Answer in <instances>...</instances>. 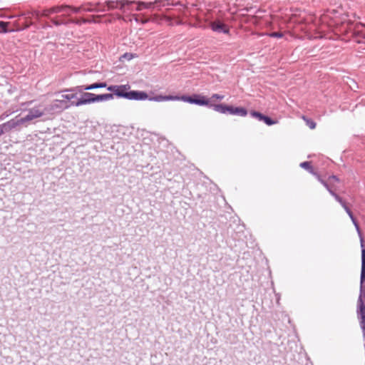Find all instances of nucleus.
Instances as JSON below:
<instances>
[{
  "label": "nucleus",
  "mask_w": 365,
  "mask_h": 365,
  "mask_svg": "<svg viewBox=\"0 0 365 365\" xmlns=\"http://www.w3.org/2000/svg\"><path fill=\"white\" fill-rule=\"evenodd\" d=\"M341 11V9L340 11L327 10L326 13L321 15V25H327L329 27L335 26L336 33H348L346 26L350 24V22L346 21L347 16L342 14Z\"/></svg>",
  "instance_id": "1"
},
{
  "label": "nucleus",
  "mask_w": 365,
  "mask_h": 365,
  "mask_svg": "<svg viewBox=\"0 0 365 365\" xmlns=\"http://www.w3.org/2000/svg\"><path fill=\"white\" fill-rule=\"evenodd\" d=\"M324 185L327 188V190L329 191V192L333 195L335 197V199L341 205V206L344 207L346 213L349 215V217L351 218L352 222L354 223L356 230L361 235V230L359 226L358 222H356V219L354 218L352 212L350 210V209L347 207L346 202L342 200L341 197H340L338 195L336 194V192L339 189L341 186V180L335 175H331L329 176L327 178L324 179L323 180Z\"/></svg>",
  "instance_id": "2"
},
{
  "label": "nucleus",
  "mask_w": 365,
  "mask_h": 365,
  "mask_svg": "<svg viewBox=\"0 0 365 365\" xmlns=\"http://www.w3.org/2000/svg\"><path fill=\"white\" fill-rule=\"evenodd\" d=\"M130 88L128 84L120 86L112 85L108 86L107 90L113 92L112 94H113V96L115 95L118 97L125 98L129 100H145L148 98V94L144 91H128Z\"/></svg>",
  "instance_id": "3"
},
{
  "label": "nucleus",
  "mask_w": 365,
  "mask_h": 365,
  "mask_svg": "<svg viewBox=\"0 0 365 365\" xmlns=\"http://www.w3.org/2000/svg\"><path fill=\"white\" fill-rule=\"evenodd\" d=\"M134 1H130L127 0H122V1H107L106 4H97L95 5L94 9H88L87 10L89 11H108L112 9H114L115 8H118V4H120L119 9L123 11H125V9L127 8L128 10H133L131 6L133 4Z\"/></svg>",
  "instance_id": "4"
},
{
  "label": "nucleus",
  "mask_w": 365,
  "mask_h": 365,
  "mask_svg": "<svg viewBox=\"0 0 365 365\" xmlns=\"http://www.w3.org/2000/svg\"><path fill=\"white\" fill-rule=\"evenodd\" d=\"M181 100L185 102H188L190 103H195L200 106H208L209 101L205 99L204 96H201L200 95H193V96H182L180 98Z\"/></svg>",
  "instance_id": "5"
},
{
  "label": "nucleus",
  "mask_w": 365,
  "mask_h": 365,
  "mask_svg": "<svg viewBox=\"0 0 365 365\" xmlns=\"http://www.w3.org/2000/svg\"><path fill=\"white\" fill-rule=\"evenodd\" d=\"M81 97L77 101H71V106H80L82 105L89 104L94 103L95 94L87 92H82Z\"/></svg>",
  "instance_id": "6"
},
{
  "label": "nucleus",
  "mask_w": 365,
  "mask_h": 365,
  "mask_svg": "<svg viewBox=\"0 0 365 365\" xmlns=\"http://www.w3.org/2000/svg\"><path fill=\"white\" fill-rule=\"evenodd\" d=\"M45 115V110H42L41 106H38L28 110V114L25 116V119L28 122L36 118L42 117Z\"/></svg>",
  "instance_id": "7"
},
{
  "label": "nucleus",
  "mask_w": 365,
  "mask_h": 365,
  "mask_svg": "<svg viewBox=\"0 0 365 365\" xmlns=\"http://www.w3.org/2000/svg\"><path fill=\"white\" fill-rule=\"evenodd\" d=\"M106 86L107 85L105 82L94 83L88 86H79L73 87V89H72L71 91H78L79 93H82L84 91H89L100 88H106Z\"/></svg>",
  "instance_id": "8"
},
{
  "label": "nucleus",
  "mask_w": 365,
  "mask_h": 365,
  "mask_svg": "<svg viewBox=\"0 0 365 365\" xmlns=\"http://www.w3.org/2000/svg\"><path fill=\"white\" fill-rule=\"evenodd\" d=\"M359 315L360 327L363 331V336L365 338V305L361 299H359Z\"/></svg>",
  "instance_id": "9"
},
{
  "label": "nucleus",
  "mask_w": 365,
  "mask_h": 365,
  "mask_svg": "<svg viewBox=\"0 0 365 365\" xmlns=\"http://www.w3.org/2000/svg\"><path fill=\"white\" fill-rule=\"evenodd\" d=\"M361 247V283L365 282V248L364 247V240L362 235L359 234Z\"/></svg>",
  "instance_id": "10"
},
{
  "label": "nucleus",
  "mask_w": 365,
  "mask_h": 365,
  "mask_svg": "<svg viewBox=\"0 0 365 365\" xmlns=\"http://www.w3.org/2000/svg\"><path fill=\"white\" fill-rule=\"evenodd\" d=\"M210 26L214 31L220 33L222 32L224 34H227L229 32V29L227 28L226 25L220 21L211 22Z\"/></svg>",
  "instance_id": "11"
},
{
  "label": "nucleus",
  "mask_w": 365,
  "mask_h": 365,
  "mask_svg": "<svg viewBox=\"0 0 365 365\" xmlns=\"http://www.w3.org/2000/svg\"><path fill=\"white\" fill-rule=\"evenodd\" d=\"M228 113L232 115H237L240 116H245L247 114V110L242 107H233L232 106H229Z\"/></svg>",
  "instance_id": "12"
},
{
  "label": "nucleus",
  "mask_w": 365,
  "mask_h": 365,
  "mask_svg": "<svg viewBox=\"0 0 365 365\" xmlns=\"http://www.w3.org/2000/svg\"><path fill=\"white\" fill-rule=\"evenodd\" d=\"M51 103L53 105L54 111H56V110H61L63 108H68L70 106H71V104L68 105L67 102L63 99L55 100Z\"/></svg>",
  "instance_id": "13"
},
{
  "label": "nucleus",
  "mask_w": 365,
  "mask_h": 365,
  "mask_svg": "<svg viewBox=\"0 0 365 365\" xmlns=\"http://www.w3.org/2000/svg\"><path fill=\"white\" fill-rule=\"evenodd\" d=\"M51 21L57 26L70 24L69 19H66V17L62 16V15L51 19Z\"/></svg>",
  "instance_id": "14"
},
{
  "label": "nucleus",
  "mask_w": 365,
  "mask_h": 365,
  "mask_svg": "<svg viewBox=\"0 0 365 365\" xmlns=\"http://www.w3.org/2000/svg\"><path fill=\"white\" fill-rule=\"evenodd\" d=\"M72 89H73V88H68V89H65V90L63 91V92H68V93H70L63 94V95L61 96V97L63 98V100L71 101V100L76 98L77 93H79V92L78 91H71Z\"/></svg>",
  "instance_id": "15"
},
{
  "label": "nucleus",
  "mask_w": 365,
  "mask_h": 365,
  "mask_svg": "<svg viewBox=\"0 0 365 365\" xmlns=\"http://www.w3.org/2000/svg\"><path fill=\"white\" fill-rule=\"evenodd\" d=\"M12 129H15L12 119L5 123L0 125V130H1V135L4 133L9 132Z\"/></svg>",
  "instance_id": "16"
},
{
  "label": "nucleus",
  "mask_w": 365,
  "mask_h": 365,
  "mask_svg": "<svg viewBox=\"0 0 365 365\" xmlns=\"http://www.w3.org/2000/svg\"><path fill=\"white\" fill-rule=\"evenodd\" d=\"M12 129H15L12 119L5 123L0 125V130H1V135L4 133L9 132Z\"/></svg>",
  "instance_id": "17"
},
{
  "label": "nucleus",
  "mask_w": 365,
  "mask_h": 365,
  "mask_svg": "<svg viewBox=\"0 0 365 365\" xmlns=\"http://www.w3.org/2000/svg\"><path fill=\"white\" fill-rule=\"evenodd\" d=\"M210 106L212 107L213 109L215 111H217V112H219V113H228V108H229L228 105H225V104H210Z\"/></svg>",
  "instance_id": "18"
},
{
  "label": "nucleus",
  "mask_w": 365,
  "mask_h": 365,
  "mask_svg": "<svg viewBox=\"0 0 365 365\" xmlns=\"http://www.w3.org/2000/svg\"><path fill=\"white\" fill-rule=\"evenodd\" d=\"M179 99V97L178 96H156L152 98H150V101H168V100H175Z\"/></svg>",
  "instance_id": "19"
},
{
  "label": "nucleus",
  "mask_w": 365,
  "mask_h": 365,
  "mask_svg": "<svg viewBox=\"0 0 365 365\" xmlns=\"http://www.w3.org/2000/svg\"><path fill=\"white\" fill-rule=\"evenodd\" d=\"M113 98V94L112 93H105L101 95H96L94 97V103L95 102H99V101H108Z\"/></svg>",
  "instance_id": "20"
},
{
  "label": "nucleus",
  "mask_w": 365,
  "mask_h": 365,
  "mask_svg": "<svg viewBox=\"0 0 365 365\" xmlns=\"http://www.w3.org/2000/svg\"><path fill=\"white\" fill-rule=\"evenodd\" d=\"M61 11H62V9L58 8V6H53L51 8L43 10L42 16H48L49 15H51L52 14L60 13Z\"/></svg>",
  "instance_id": "21"
},
{
  "label": "nucleus",
  "mask_w": 365,
  "mask_h": 365,
  "mask_svg": "<svg viewBox=\"0 0 365 365\" xmlns=\"http://www.w3.org/2000/svg\"><path fill=\"white\" fill-rule=\"evenodd\" d=\"M58 8L62 9L60 13H62V16L67 17L69 16L71 14V6L63 4L58 6Z\"/></svg>",
  "instance_id": "22"
},
{
  "label": "nucleus",
  "mask_w": 365,
  "mask_h": 365,
  "mask_svg": "<svg viewBox=\"0 0 365 365\" xmlns=\"http://www.w3.org/2000/svg\"><path fill=\"white\" fill-rule=\"evenodd\" d=\"M12 120L14 124V128H17L21 125H25L26 123H28L27 120L25 119V117L21 118H18V117H16Z\"/></svg>",
  "instance_id": "23"
},
{
  "label": "nucleus",
  "mask_w": 365,
  "mask_h": 365,
  "mask_svg": "<svg viewBox=\"0 0 365 365\" xmlns=\"http://www.w3.org/2000/svg\"><path fill=\"white\" fill-rule=\"evenodd\" d=\"M250 115L252 117L256 118L259 120H261V121L263 120V118H264V115H263L262 113H261L259 112H257V111H255V110L251 111Z\"/></svg>",
  "instance_id": "24"
},
{
  "label": "nucleus",
  "mask_w": 365,
  "mask_h": 365,
  "mask_svg": "<svg viewBox=\"0 0 365 365\" xmlns=\"http://www.w3.org/2000/svg\"><path fill=\"white\" fill-rule=\"evenodd\" d=\"M300 167L304 168L309 171L310 173H313L312 168L311 166L310 162L306 161L300 163Z\"/></svg>",
  "instance_id": "25"
},
{
  "label": "nucleus",
  "mask_w": 365,
  "mask_h": 365,
  "mask_svg": "<svg viewBox=\"0 0 365 365\" xmlns=\"http://www.w3.org/2000/svg\"><path fill=\"white\" fill-rule=\"evenodd\" d=\"M43 110H45V115L46 114H51L54 112V109L53 108L52 103L46 106L43 108H42Z\"/></svg>",
  "instance_id": "26"
},
{
  "label": "nucleus",
  "mask_w": 365,
  "mask_h": 365,
  "mask_svg": "<svg viewBox=\"0 0 365 365\" xmlns=\"http://www.w3.org/2000/svg\"><path fill=\"white\" fill-rule=\"evenodd\" d=\"M88 9H91V7H83V6H79V7L71 6V13L72 12L79 13L81 10L88 11L87 10Z\"/></svg>",
  "instance_id": "27"
},
{
  "label": "nucleus",
  "mask_w": 365,
  "mask_h": 365,
  "mask_svg": "<svg viewBox=\"0 0 365 365\" xmlns=\"http://www.w3.org/2000/svg\"><path fill=\"white\" fill-rule=\"evenodd\" d=\"M9 24V22L0 21V31L6 33L8 31L7 27Z\"/></svg>",
  "instance_id": "28"
},
{
  "label": "nucleus",
  "mask_w": 365,
  "mask_h": 365,
  "mask_svg": "<svg viewBox=\"0 0 365 365\" xmlns=\"http://www.w3.org/2000/svg\"><path fill=\"white\" fill-rule=\"evenodd\" d=\"M267 125H272L276 123V121L273 120L271 118L264 115L263 120Z\"/></svg>",
  "instance_id": "29"
},
{
  "label": "nucleus",
  "mask_w": 365,
  "mask_h": 365,
  "mask_svg": "<svg viewBox=\"0 0 365 365\" xmlns=\"http://www.w3.org/2000/svg\"><path fill=\"white\" fill-rule=\"evenodd\" d=\"M69 21H70V23H72V24H81L82 22H83V23H86V22H88V20H86V19H69Z\"/></svg>",
  "instance_id": "30"
},
{
  "label": "nucleus",
  "mask_w": 365,
  "mask_h": 365,
  "mask_svg": "<svg viewBox=\"0 0 365 365\" xmlns=\"http://www.w3.org/2000/svg\"><path fill=\"white\" fill-rule=\"evenodd\" d=\"M354 34L356 36H361L363 38H365V34L359 29V28L355 29L354 31Z\"/></svg>",
  "instance_id": "31"
},
{
  "label": "nucleus",
  "mask_w": 365,
  "mask_h": 365,
  "mask_svg": "<svg viewBox=\"0 0 365 365\" xmlns=\"http://www.w3.org/2000/svg\"><path fill=\"white\" fill-rule=\"evenodd\" d=\"M271 37L280 38L282 36V34L280 32H272L269 34Z\"/></svg>",
  "instance_id": "32"
},
{
  "label": "nucleus",
  "mask_w": 365,
  "mask_h": 365,
  "mask_svg": "<svg viewBox=\"0 0 365 365\" xmlns=\"http://www.w3.org/2000/svg\"><path fill=\"white\" fill-rule=\"evenodd\" d=\"M307 124L312 129H313V128H314L316 127V123H314V122H313L312 120H308L307 121Z\"/></svg>",
  "instance_id": "33"
},
{
  "label": "nucleus",
  "mask_w": 365,
  "mask_h": 365,
  "mask_svg": "<svg viewBox=\"0 0 365 365\" xmlns=\"http://www.w3.org/2000/svg\"><path fill=\"white\" fill-rule=\"evenodd\" d=\"M223 98H224L223 96H220L219 94H213L212 96V98H216V99H219V100H222Z\"/></svg>",
  "instance_id": "34"
},
{
  "label": "nucleus",
  "mask_w": 365,
  "mask_h": 365,
  "mask_svg": "<svg viewBox=\"0 0 365 365\" xmlns=\"http://www.w3.org/2000/svg\"><path fill=\"white\" fill-rule=\"evenodd\" d=\"M323 32L324 31L321 29V38H323L324 36H326V34L322 35Z\"/></svg>",
  "instance_id": "35"
},
{
  "label": "nucleus",
  "mask_w": 365,
  "mask_h": 365,
  "mask_svg": "<svg viewBox=\"0 0 365 365\" xmlns=\"http://www.w3.org/2000/svg\"><path fill=\"white\" fill-rule=\"evenodd\" d=\"M174 5H181V3L180 1L175 3Z\"/></svg>",
  "instance_id": "36"
},
{
  "label": "nucleus",
  "mask_w": 365,
  "mask_h": 365,
  "mask_svg": "<svg viewBox=\"0 0 365 365\" xmlns=\"http://www.w3.org/2000/svg\"><path fill=\"white\" fill-rule=\"evenodd\" d=\"M1 135V130H0V136Z\"/></svg>",
  "instance_id": "37"
}]
</instances>
